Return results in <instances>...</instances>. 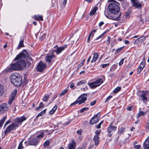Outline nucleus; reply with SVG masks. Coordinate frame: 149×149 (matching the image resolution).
Listing matches in <instances>:
<instances>
[{
  "mask_svg": "<svg viewBox=\"0 0 149 149\" xmlns=\"http://www.w3.org/2000/svg\"><path fill=\"white\" fill-rule=\"evenodd\" d=\"M8 105L6 103H3L0 105V113H3L4 111L8 110Z\"/></svg>",
  "mask_w": 149,
  "mask_h": 149,
  "instance_id": "15",
  "label": "nucleus"
},
{
  "mask_svg": "<svg viewBox=\"0 0 149 149\" xmlns=\"http://www.w3.org/2000/svg\"><path fill=\"white\" fill-rule=\"evenodd\" d=\"M96 100H94L93 101H91L90 102V105L91 106L94 105L96 103Z\"/></svg>",
  "mask_w": 149,
  "mask_h": 149,
  "instance_id": "47",
  "label": "nucleus"
},
{
  "mask_svg": "<svg viewBox=\"0 0 149 149\" xmlns=\"http://www.w3.org/2000/svg\"><path fill=\"white\" fill-rule=\"evenodd\" d=\"M57 108V105H55L53 107L52 109L49 111V114L51 115L53 114L56 110Z\"/></svg>",
  "mask_w": 149,
  "mask_h": 149,
  "instance_id": "30",
  "label": "nucleus"
},
{
  "mask_svg": "<svg viewBox=\"0 0 149 149\" xmlns=\"http://www.w3.org/2000/svg\"><path fill=\"white\" fill-rule=\"evenodd\" d=\"M87 94L84 93L81 94L78 98L79 104L84 103L87 100Z\"/></svg>",
  "mask_w": 149,
  "mask_h": 149,
  "instance_id": "11",
  "label": "nucleus"
},
{
  "mask_svg": "<svg viewBox=\"0 0 149 149\" xmlns=\"http://www.w3.org/2000/svg\"><path fill=\"white\" fill-rule=\"evenodd\" d=\"M86 81L84 80H82L79 82H78L77 84V86H80L83 84L86 83Z\"/></svg>",
  "mask_w": 149,
  "mask_h": 149,
  "instance_id": "32",
  "label": "nucleus"
},
{
  "mask_svg": "<svg viewBox=\"0 0 149 149\" xmlns=\"http://www.w3.org/2000/svg\"><path fill=\"white\" fill-rule=\"evenodd\" d=\"M88 109V107H84L81 109L80 111L81 113H83L85 111H87Z\"/></svg>",
  "mask_w": 149,
  "mask_h": 149,
  "instance_id": "43",
  "label": "nucleus"
},
{
  "mask_svg": "<svg viewBox=\"0 0 149 149\" xmlns=\"http://www.w3.org/2000/svg\"><path fill=\"white\" fill-rule=\"evenodd\" d=\"M46 64L45 63H43L41 61L38 64L37 66L36 69L37 71L42 72L46 68Z\"/></svg>",
  "mask_w": 149,
  "mask_h": 149,
  "instance_id": "8",
  "label": "nucleus"
},
{
  "mask_svg": "<svg viewBox=\"0 0 149 149\" xmlns=\"http://www.w3.org/2000/svg\"><path fill=\"white\" fill-rule=\"evenodd\" d=\"M125 129V128L124 127H121L120 129L118 131V133L119 134H122L124 131Z\"/></svg>",
  "mask_w": 149,
  "mask_h": 149,
  "instance_id": "35",
  "label": "nucleus"
},
{
  "mask_svg": "<svg viewBox=\"0 0 149 149\" xmlns=\"http://www.w3.org/2000/svg\"><path fill=\"white\" fill-rule=\"evenodd\" d=\"M133 107H134L132 105L130 107H128L127 108V109L128 111H131L132 110V109L133 108Z\"/></svg>",
  "mask_w": 149,
  "mask_h": 149,
  "instance_id": "56",
  "label": "nucleus"
},
{
  "mask_svg": "<svg viewBox=\"0 0 149 149\" xmlns=\"http://www.w3.org/2000/svg\"><path fill=\"white\" fill-rule=\"evenodd\" d=\"M24 42V39H21L19 42V43L17 48V49H19L21 48V47H24V46L23 44Z\"/></svg>",
  "mask_w": 149,
  "mask_h": 149,
  "instance_id": "26",
  "label": "nucleus"
},
{
  "mask_svg": "<svg viewBox=\"0 0 149 149\" xmlns=\"http://www.w3.org/2000/svg\"><path fill=\"white\" fill-rule=\"evenodd\" d=\"M124 48V47H121L120 48H118L117 49L115 52V54H117L120 51L122 50Z\"/></svg>",
  "mask_w": 149,
  "mask_h": 149,
  "instance_id": "41",
  "label": "nucleus"
},
{
  "mask_svg": "<svg viewBox=\"0 0 149 149\" xmlns=\"http://www.w3.org/2000/svg\"><path fill=\"white\" fill-rule=\"evenodd\" d=\"M121 89V87H117L113 91V92L115 93H116L120 91Z\"/></svg>",
  "mask_w": 149,
  "mask_h": 149,
  "instance_id": "38",
  "label": "nucleus"
},
{
  "mask_svg": "<svg viewBox=\"0 0 149 149\" xmlns=\"http://www.w3.org/2000/svg\"><path fill=\"white\" fill-rule=\"evenodd\" d=\"M103 121L102 120L101 122L96 126V127L97 129H100V128L101 125L103 123Z\"/></svg>",
  "mask_w": 149,
  "mask_h": 149,
  "instance_id": "46",
  "label": "nucleus"
},
{
  "mask_svg": "<svg viewBox=\"0 0 149 149\" xmlns=\"http://www.w3.org/2000/svg\"><path fill=\"white\" fill-rule=\"evenodd\" d=\"M95 13V12L93 10H92L90 13V15H94Z\"/></svg>",
  "mask_w": 149,
  "mask_h": 149,
  "instance_id": "57",
  "label": "nucleus"
},
{
  "mask_svg": "<svg viewBox=\"0 0 149 149\" xmlns=\"http://www.w3.org/2000/svg\"><path fill=\"white\" fill-rule=\"evenodd\" d=\"M23 141L22 140L20 142L18 146L17 149H22L24 148L22 145V143Z\"/></svg>",
  "mask_w": 149,
  "mask_h": 149,
  "instance_id": "39",
  "label": "nucleus"
},
{
  "mask_svg": "<svg viewBox=\"0 0 149 149\" xmlns=\"http://www.w3.org/2000/svg\"><path fill=\"white\" fill-rule=\"evenodd\" d=\"M109 63H107L106 64H101V66L103 68H105L107 66H108L109 65Z\"/></svg>",
  "mask_w": 149,
  "mask_h": 149,
  "instance_id": "50",
  "label": "nucleus"
},
{
  "mask_svg": "<svg viewBox=\"0 0 149 149\" xmlns=\"http://www.w3.org/2000/svg\"><path fill=\"white\" fill-rule=\"evenodd\" d=\"M91 35H92L91 33H90L89 34V35L88 37L87 41V42H89V41L90 40V38H91Z\"/></svg>",
  "mask_w": 149,
  "mask_h": 149,
  "instance_id": "59",
  "label": "nucleus"
},
{
  "mask_svg": "<svg viewBox=\"0 0 149 149\" xmlns=\"http://www.w3.org/2000/svg\"><path fill=\"white\" fill-rule=\"evenodd\" d=\"M11 122V120H7L5 123L4 125V127H5L7 125L9 124Z\"/></svg>",
  "mask_w": 149,
  "mask_h": 149,
  "instance_id": "48",
  "label": "nucleus"
},
{
  "mask_svg": "<svg viewBox=\"0 0 149 149\" xmlns=\"http://www.w3.org/2000/svg\"><path fill=\"white\" fill-rule=\"evenodd\" d=\"M4 91L3 86L0 84V96L3 94Z\"/></svg>",
  "mask_w": 149,
  "mask_h": 149,
  "instance_id": "33",
  "label": "nucleus"
},
{
  "mask_svg": "<svg viewBox=\"0 0 149 149\" xmlns=\"http://www.w3.org/2000/svg\"><path fill=\"white\" fill-rule=\"evenodd\" d=\"M50 96V95H49L47 94H45L42 98V100L45 102H47Z\"/></svg>",
  "mask_w": 149,
  "mask_h": 149,
  "instance_id": "27",
  "label": "nucleus"
},
{
  "mask_svg": "<svg viewBox=\"0 0 149 149\" xmlns=\"http://www.w3.org/2000/svg\"><path fill=\"white\" fill-rule=\"evenodd\" d=\"M39 106L41 108L43 107L44 105L42 102H41L39 104Z\"/></svg>",
  "mask_w": 149,
  "mask_h": 149,
  "instance_id": "63",
  "label": "nucleus"
},
{
  "mask_svg": "<svg viewBox=\"0 0 149 149\" xmlns=\"http://www.w3.org/2000/svg\"><path fill=\"white\" fill-rule=\"evenodd\" d=\"M101 131L100 130H99L95 131V133L96 134L95 135H97V136H99V135L101 133Z\"/></svg>",
  "mask_w": 149,
  "mask_h": 149,
  "instance_id": "51",
  "label": "nucleus"
},
{
  "mask_svg": "<svg viewBox=\"0 0 149 149\" xmlns=\"http://www.w3.org/2000/svg\"><path fill=\"white\" fill-rule=\"evenodd\" d=\"M50 141L48 140H47L44 143L43 145L44 146H46L49 145L50 143Z\"/></svg>",
  "mask_w": 149,
  "mask_h": 149,
  "instance_id": "45",
  "label": "nucleus"
},
{
  "mask_svg": "<svg viewBox=\"0 0 149 149\" xmlns=\"http://www.w3.org/2000/svg\"><path fill=\"white\" fill-rule=\"evenodd\" d=\"M109 31V30H106V31H105L100 36L98 37L97 38L95 39L96 40H97L102 38L103 37V36H104V35L107 33V32H108Z\"/></svg>",
  "mask_w": 149,
  "mask_h": 149,
  "instance_id": "34",
  "label": "nucleus"
},
{
  "mask_svg": "<svg viewBox=\"0 0 149 149\" xmlns=\"http://www.w3.org/2000/svg\"><path fill=\"white\" fill-rule=\"evenodd\" d=\"M146 113H144L142 111H140L139 112L138 114L137 115V117H139L140 116H143L144 115V114Z\"/></svg>",
  "mask_w": 149,
  "mask_h": 149,
  "instance_id": "44",
  "label": "nucleus"
},
{
  "mask_svg": "<svg viewBox=\"0 0 149 149\" xmlns=\"http://www.w3.org/2000/svg\"><path fill=\"white\" fill-rule=\"evenodd\" d=\"M81 129H80V130H78L77 131V133L79 135H81Z\"/></svg>",
  "mask_w": 149,
  "mask_h": 149,
  "instance_id": "64",
  "label": "nucleus"
},
{
  "mask_svg": "<svg viewBox=\"0 0 149 149\" xmlns=\"http://www.w3.org/2000/svg\"><path fill=\"white\" fill-rule=\"evenodd\" d=\"M85 61V59H83L81 63L79 64L78 66L77 69L78 70L83 65Z\"/></svg>",
  "mask_w": 149,
  "mask_h": 149,
  "instance_id": "36",
  "label": "nucleus"
},
{
  "mask_svg": "<svg viewBox=\"0 0 149 149\" xmlns=\"http://www.w3.org/2000/svg\"><path fill=\"white\" fill-rule=\"evenodd\" d=\"M98 54L97 53H95L94 54L93 58L92 60L91 61V62H95L98 58Z\"/></svg>",
  "mask_w": 149,
  "mask_h": 149,
  "instance_id": "28",
  "label": "nucleus"
},
{
  "mask_svg": "<svg viewBox=\"0 0 149 149\" xmlns=\"http://www.w3.org/2000/svg\"><path fill=\"white\" fill-rule=\"evenodd\" d=\"M140 65L142 67L144 68L145 66V63H144L141 62Z\"/></svg>",
  "mask_w": 149,
  "mask_h": 149,
  "instance_id": "62",
  "label": "nucleus"
},
{
  "mask_svg": "<svg viewBox=\"0 0 149 149\" xmlns=\"http://www.w3.org/2000/svg\"><path fill=\"white\" fill-rule=\"evenodd\" d=\"M99 136H97V135H95L93 138V141L95 142V145L97 146L99 143Z\"/></svg>",
  "mask_w": 149,
  "mask_h": 149,
  "instance_id": "21",
  "label": "nucleus"
},
{
  "mask_svg": "<svg viewBox=\"0 0 149 149\" xmlns=\"http://www.w3.org/2000/svg\"><path fill=\"white\" fill-rule=\"evenodd\" d=\"M77 103H78V104H79V102L78 100V99L75 102H74L73 103L71 104H70V105L72 106V105H75V104H76Z\"/></svg>",
  "mask_w": 149,
  "mask_h": 149,
  "instance_id": "49",
  "label": "nucleus"
},
{
  "mask_svg": "<svg viewBox=\"0 0 149 149\" xmlns=\"http://www.w3.org/2000/svg\"><path fill=\"white\" fill-rule=\"evenodd\" d=\"M18 70H19L18 67L16 62L15 63H11L10 64V67L7 69L6 71L8 72H11Z\"/></svg>",
  "mask_w": 149,
  "mask_h": 149,
  "instance_id": "12",
  "label": "nucleus"
},
{
  "mask_svg": "<svg viewBox=\"0 0 149 149\" xmlns=\"http://www.w3.org/2000/svg\"><path fill=\"white\" fill-rule=\"evenodd\" d=\"M103 81H104L103 80V79L101 78L97 79L96 81H95L94 82L97 85V86H98L101 84L103 82Z\"/></svg>",
  "mask_w": 149,
  "mask_h": 149,
  "instance_id": "22",
  "label": "nucleus"
},
{
  "mask_svg": "<svg viewBox=\"0 0 149 149\" xmlns=\"http://www.w3.org/2000/svg\"><path fill=\"white\" fill-rule=\"evenodd\" d=\"M56 57V56L52 51L49 54L47 55L45 58V61L48 63L52 64V61L53 59Z\"/></svg>",
  "mask_w": 149,
  "mask_h": 149,
  "instance_id": "10",
  "label": "nucleus"
},
{
  "mask_svg": "<svg viewBox=\"0 0 149 149\" xmlns=\"http://www.w3.org/2000/svg\"><path fill=\"white\" fill-rule=\"evenodd\" d=\"M141 93V97L142 98L141 100H142L143 102H146L147 101V95L148 94V91H140Z\"/></svg>",
  "mask_w": 149,
  "mask_h": 149,
  "instance_id": "14",
  "label": "nucleus"
},
{
  "mask_svg": "<svg viewBox=\"0 0 149 149\" xmlns=\"http://www.w3.org/2000/svg\"><path fill=\"white\" fill-rule=\"evenodd\" d=\"M146 38V37L145 36H142L136 39L134 43L135 44L136 43H138V42H139V43H141L145 40Z\"/></svg>",
  "mask_w": 149,
  "mask_h": 149,
  "instance_id": "19",
  "label": "nucleus"
},
{
  "mask_svg": "<svg viewBox=\"0 0 149 149\" xmlns=\"http://www.w3.org/2000/svg\"><path fill=\"white\" fill-rule=\"evenodd\" d=\"M132 6L136 8L141 9L142 7V2H140L139 0H131Z\"/></svg>",
  "mask_w": 149,
  "mask_h": 149,
  "instance_id": "7",
  "label": "nucleus"
},
{
  "mask_svg": "<svg viewBox=\"0 0 149 149\" xmlns=\"http://www.w3.org/2000/svg\"><path fill=\"white\" fill-rule=\"evenodd\" d=\"M68 89H65L60 94L59 96H62L64 95L65 93H67L68 91Z\"/></svg>",
  "mask_w": 149,
  "mask_h": 149,
  "instance_id": "37",
  "label": "nucleus"
},
{
  "mask_svg": "<svg viewBox=\"0 0 149 149\" xmlns=\"http://www.w3.org/2000/svg\"><path fill=\"white\" fill-rule=\"evenodd\" d=\"M46 111V109H44L38 114L36 117V118H37L39 116H42L45 113Z\"/></svg>",
  "mask_w": 149,
  "mask_h": 149,
  "instance_id": "31",
  "label": "nucleus"
},
{
  "mask_svg": "<svg viewBox=\"0 0 149 149\" xmlns=\"http://www.w3.org/2000/svg\"><path fill=\"white\" fill-rule=\"evenodd\" d=\"M6 118H7L6 116H4L1 119L0 121H2V122H3V123H4L5 121V120H6Z\"/></svg>",
  "mask_w": 149,
  "mask_h": 149,
  "instance_id": "53",
  "label": "nucleus"
},
{
  "mask_svg": "<svg viewBox=\"0 0 149 149\" xmlns=\"http://www.w3.org/2000/svg\"><path fill=\"white\" fill-rule=\"evenodd\" d=\"M19 126H17L15 123H12L6 128L4 131V134L6 135V134L10 132L13 130L16 129Z\"/></svg>",
  "mask_w": 149,
  "mask_h": 149,
  "instance_id": "4",
  "label": "nucleus"
},
{
  "mask_svg": "<svg viewBox=\"0 0 149 149\" xmlns=\"http://www.w3.org/2000/svg\"><path fill=\"white\" fill-rule=\"evenodd\" d=\"M116 75V74L115 73H112L110 74L109 75V77L111 78H114Z\"/></svg>",
  "mask_w": 149,
  "mask_h": 149,
  "instance_id": "42",
  "label": "nucleus"
},
{
  "mask_svg": "<svg viewBox=\"0 0 149 149\" xmlns=\"http://www.w3.org/2000/svg\"><path fill=\"white\" fill-rule=\"evenodd\" d=\"M34 18L35 19L38 21H43V20L42 16L40 15H35Z\"/></svg>",
  "mask_w": 149,
  "mask_h": 149,
  "instance_id": "29",
  "label": "nucleus"
},
{
  "mask_svg": "<svg viewBox=\"0 0 149 149\" xmlns=\"http://www.w3.org/2000/svg\"><path fill=\"white\" fill-rule=\"evenodd\" d=\"M26 50L24 49L17 56L14 60L15 61L19 59V58H23L26 59L29 61V60H30L33 62V59L28 56L29 54H27V55H26Z\"/></svg>",
  "mask_w": 149,
  "mask_h": 149,
  "instance_id": "3",
  "label": "nucleus"
},
{
  "mask_svg": "<svg viewBox=\"0 0 149 149\" xmlns=\"http://www.w3.org/2000/svg\"><path fill=\"white\" fill-rule=\"evenodd\" d=\"M118 4L119 3L116 2H112L109 4L108 7L109 11L110 13L113 14L114 15H111L109 13L107 15L105 11L104 13L107 17L116 21L120 19L121 13L120 11V8Z\"/></svg>",
  "mask_w": 149,
  "mask_h": 149,
  "instance_id": "1",
  "label": "nucleus"
},
{
  "mask_svg": "<svg viewBox=\"0 0 149 149\" xmlns=\"http://www.w3.org/2000/svg\"><path fill=\"white\" fill-rule=\"evenodd\" d=\"M87 143H85L82 145V148H82V149H85Z\"/></svg>",
  "mask_w": 149,
  "mask_h": 149,
  "instance_id": "55",
  "label": "nucleus"
},
{
  "mask_svg": "<svg viewBox=\"0 0 149 149\" xmlns=\"http://www.w3.org/2000/svg\"><path fill=\"white\" fill-rule=\"evenodd\" d=\"M27 118L24 116H22L16 118L14 120L15 123L17 125V126L20 124L21 125L22 123L27 119Z\"/></svg>",
  "mask_w": 149,
  "mask_h": 149,
  "instance_id": "9",
  "label": "nucleus"
},
{
  "mask_svg": "<svg viewBox=\"0 0 149 149\" xmlns=\"http://www.w3.org/2000/svg\"><path fill=\"white\" fill-rule=\"evenodd\" d=\"M17 89H15L11 93L9 97V100L8 102V103L9 105H10L11 104L17 94Z\"/></svg>",
  "mask_w": 149,
  "mask_h": 149,
  "instance_id": "5",
  "label": "nucleus"
},
{
  "mask_svg": "<svg viewBox=\"0 0 149 149\" xmlns=\"http://www.w3.org/2000/svg\"><path fill=\"white\" fill-rule=\"evenodd\" d=\"M112 123L109 125L107 128V131L109 133H110L112 132H114L116 130L117 127L114 126H112Z\"/></svg>",
  "mask_w": 149,
  "mask_h": 149,
  "instance_id": "18",
  "label": "nucleus"
},
{
  "mask_svg": "<svg viewBox=\"0 0 149 149\" xmlns=\"http://www.w3.org/2000/svg\"><path fill=\"white\" fill-rule=\"evenodd\" d=\"M97 120L98 119L97 118H96L94 116L91 119L90 122V124L91 125H93L97 123L98 121Z\"/></svg>",
  "mask_w": 149,
  "mask_h": 149,
  "instance_id": "24",
  "label": "nucleus"
},
{
  "mask_svg": "<svg viewBox=\"0 0 149 149\" xmlns=\"http://www.w3.org/2000/svg\"><path fill=\"white\" fill-rule=\"evenodd\" d=\"M45 134V132L43 131H41L40 134L38 135L36 137V139L38 140V141H39V140L42 138L44 136Z\"/></svg>",
  "mask_w": 149,
  "mask_h": 149,
  "instance_id": "23",
  "label": "nucleus"
},
{
  "mask_svg": "<svg viewBox=\"0 0 149 149\" xmlns=\"http://www.w3.org/2000/svg\"><path fill=\"white\" fill-rule=\"evenodd\" d=\"M108 39L106 41V43L107 44H109L110 42V39L111 37L109 36L108 37Z\"/></svg>",
  "mask_w": 149,
  "mask_h": 149,
  "instance_id": "58",
  "label": "nucleus"
},
{
  "mask_svg": "<svg viewBox=\"0 0 149 149\" xmlns=\"http://www.w3.org/2000/svg\"><path fill=\"white\" fill-rule=\"evenodd\" d=\"M38 140L36 137H32L30 138L29 143V145L36 146L38 144Z\"/></svg>",
  "mask_w": 149,
  "mask_h": 149,
  "instance_id": "17",
  "label": "nucleus"
},
{
  "mask_svg": "<svg viewBox=\"0 0 149 149\" xmlns=\"http://www.w3.org/2000/svg\"><path fill=\"white\" fill-rule=\"evenodd\" d=\"M94 145L93 144H91L90 145L89 147H88V149H92L94 147Z\"/></svg>",
  "mask_w": 149,
  "mask_h": 149,
  "instance_id": "61",
  "label": "nucleus"
},
{
  "mask_svg": "<svg viewBox=\"0 0 149 149\" xmlns=\"http://www.w3.org/2000/svg\"><path fill=\"white\" fill-rule=\"evenodd\" d=\"M145 128L146 130H149V119H148L146 121Z\"/></svg>",
  "mask_w": 149,
  "mask_h": 149,
  "instance_id": "40",
  "label": "nucleus"
},
{
  "mask_svg": "<svg viewBox=\"0 0 149 149\" xmlns=\"http://www.w3.org/2000/svg\"><path fill=\"white\" fill-rule=\"evenodd\" d=\"M10 81L16 87H19L22 83V78L20 75L17 73H13L10 77Z\"/></svg>",
  "mask_w": 149,
  "mask_h": 149,
  "instance_id": "2",
  "label": "nucleus"
},
{
  "mask_svg": "<svg viewBox=\"0 0 149 149\" xmlns=\"http://www.w3.org/2000/svg\"><path fill=\"white\" fill-rule=\"evenodd\" d=\"M88 84L90 87L91 89H94L98 87L97 85L96 84L94 81L88 83Z\"/></svg>",
  "mask_w": 149,
  "mask_h": 149,
  "instance_id": "25",
  "label": "nucleus"
},
{
  "mask_svg": "<svg viewBox=\"0 0 149 149\" xmlns=\"http://www.w3.org/2000/svg\"><path fill=\"white\" fill-rule=\"evenodd\" d=\"M67 47V45L65 44L63 45L62 46L58 47L56 49H54L52 52L54 54V52H55L56 54L58 55L61 53Z\"/></svg>",
  "mask_w": 149,
  "mask_h": 149,
  "instance_id": "13",
  "label": "nucleus"
},
{
  "mask_svg": "<svg viewBox=\"0 0 149 149\" xmlns=\"http://www.w3.org/2000/svg\"><path fill=\"white\" fill-rule=\"evenodd\" d=\"M113 96L111 95L109 96L107 98L106 101H105V102H108L109 100H110V99Z\"/></svg>",
  "mask_w": 149,
  "mask_h": 149,
  "instance_id": "52",
  "label": "nucleus"
},
{
  "mask_svg": "<svg viewBox=\"0 0 149 149\" xmlns=\"http://www.w3.org/2000/svg\"><path fill=\"white\" fill-rule=\"evenodd\" d=\"M143 148L144 149H149V136L144 143Z\"/></svg>",
  "mask_w": 149,
  "mask_h": 149,
  "instance_id": "20",
  "label": "nucleus"
},
{
  "mask_svg": "<svg viewBox=\"0 0 149 149\" xmlns=\"http://www.w3.org/2000/svg\"><path fill=\"white\" fill-rule=\"evenodd\" d=\"M22 58H19L20 59L16 62L19 70H22L26 66V63L25 60Z\"/></svg>",
  "mask_w": 149,
  "mask_h": 149,
  "instance_id": "6",
  "label": "nucleus"
},
{
  "mask_svg": "<svg viewBox=\"0 0 149 149\" xmlns=\"http://www.w3.org/2000/svg\"><path fill=\"white\" fill-rule=\"evenodd\" d=\"M58 95L57 94H55V95L54 96H53V97H52V100L51 101V102L53 101L54 99H55L56 97H57Z\"/></svg>",
  "mask_w": 149,
  "mask_h": 149,
  "instance_id": "60",
  "label": "nucleus"
},
{
  "mask_svg": "<svg viewBox=\"0 0 149 149\" xmlns=\"http://www.w3.org/2000/svg\"><path fill=\"white\" fill-rule=\"evenodd\" d=\"M76 143L74 139H72L71 142H70L67 146L68 149H75Z\"/></svg>",
  "mask_w": 149,
  "mask_h": 149,
  "instance_id": "16",
  "label": "nucleus"
},
{
  "mask_svg": "<svg viewBox=\"0 0 149 149\" xmlns=\"http://www.w3.org/2000/svg\"><path fill=\"white\" fill-rule=\"evenodd\" d=\"M124 60V58H123L120 61V62L119 63V66H120V65H122L123 64Z\"/></svg>",
  "mask_w": 149,
  "mask_h": 149,
  "instance_id": "54",
  "label": "nucleus"
}]
</instances>
